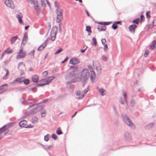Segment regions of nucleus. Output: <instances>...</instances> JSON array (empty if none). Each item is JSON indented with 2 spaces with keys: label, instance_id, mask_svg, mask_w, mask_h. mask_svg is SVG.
<instances>
[{
  "label": "nucleus",
  "instance_id": "obj_1",
  "mask_svg": "<svg viewBox=\"0 0 156 156\" xmlns=\"http://www.w3.org/2000/svg\"><path fill=\"white\" fill-rule=\"evenodd\" d=\"M57 29V27L56 26L52 28L50 33V37L48 38L44 41L43 44L39 47L37 49L38 51H41L44 48L49 40L52 41L55 40Z\"/></svg>",
  "mask_w": 156,
  "mask_h": 156
},
{
  "label": "nucleus",
  "instance_id": "obj_2",
  "mask_svg": "<svg viewBox=\"0 0 156 156\" xmlns=\"http://www.w3.org/2000/svg\"><path fill=\"white\" fill-rule=\"evenodd\" d=\"M90 76L89 71L87 69L82 70L80 75L78 76L77 78L79 81L80 80L85 81L87 80Z\"/></svg>",
  "mask_w": 156,
  "mask_h": 156
},
{
  "label": "nucleus",
  "instance_id": "obj_3",
  "mask_svg": "<svg viewBox=\"0 0 156 156\" xmlns=\"http://www.w3.org/2000/svg\"><path fill=\"white\" fill-rule=\"evenodd\" d=\"M122 116L124 121L127 125L132 128L134 129L135 128V125L133 123L126 115L123 114Z\"/></svg>",
  "mask_w": 156,
  "mask_h": 156
},
{
  "label": "nucleus",
  "instance_id": "obj_4",
  "mask_svg": "<svg viewBox=\"0 0 156 156\" xmlns=\"http://www.w3.org/2000/svg\"><path fill=\"white\" fill-rule=\"evenodd\" d=\"M30 4L33 5L34 9L37 13H39L41 12V7L39 6L37 0H31Z\"/></svg>",
  "mask_w": 156,
  "mask_h": 156
},
{
  "label": "nucleus",
  "instance_id": "obj_5",
  "mask_svg": "<svg viewBox=\"0 0 156 156\" xmlns=\"http://www.w3.org/2000/svg\"><path fill=\"white\" fill-rule=\"evenodd\" d=\"M77 69H75L73 71H71L67 74L65 76L66 80H70L73 78L75 77L76 74L75 72L76 71ZM75 79L76 78H75Z\"/></svg>",
  "mask_w": 156,
  "mask_h": 156
},
{
  "label": "nucleus",
  "instance_id": "obj_6",
  "mask_svg": "<svg viewBox=\"0 0 156 156\" xmlns=\"http://www.w3.org/2000/svg\"><path fill=\"white\" fill-rule=\"evenodd\" d=\"M56 12L57 15L56 22L57 23L59 22L62 19V13L61 10L57 9Z\"/></svg>",
  "mask_w": 156,
  "mask_h": 156
},
{
  "label": "nucleus",
  "instance_id": "obj_7",
  "mask_svg": "<svg viewBox=\"0 0 156 156\" xmlns=\"http://www.w3.org/2000/svg\"><path fill=\"white\" fill-rule=\"evenodd\" d=\"M88 68L90 72V79L92 82H94L96 80V75L94 72L93 71V69L92 67L89 66Z\"/></svg>",
  "mask_w": 156,
  "mask_h": 156
},
{
  "label": "nucleus",
  "instance_id": "obj_8",
  "mask_svg": "<svg viewBox=\"0 0 156 156\" xmlns=\"http://www.w3.org/2000/svg\"><path fill=\"white\" fill-rule=\"evenodd\" d=\"M25 52L23 51L22 49H21L16 56V59L18 60L24 58L25 57Z\"/></svg>",
  "mask_w": 156,
  "mask_h": 156
},
{
  "label": "nucleus",
  "instance_id": "obj_9",
  "mask_svg": "<svg viewBox=\"0 0 156 156\" xmlns=\"http://www.w3.org/2000/svg\"><path fill=\"white\" fill-rule=\"evenodd\" d=\"M5 4L8 7L14 9V5L11 0H4Z\"/></svg>",
  "mask_w": 156,
  "mask_h": 156
},
{
  "label": "nucleus",
  "instance_id": "obj_10",
  "mask_svg": "<svg viewBox=\"0 0 156 156\" xmlns=\"http://www.w3.org/2000/svg\"><path fill=\"white\" fill-rule=\"evenodd\" d=\"M55 78V77L54 76H52L46 77L45 79H42L41 80V81L43 82H45V84L47 85L49 84L50 83L51 81Z\"/></svg>",
  "mask_w": 156,
  "mask_h": 156
},
{
  "label": "nucleus",
  "instance_id": "obj_11",
  "mask_svg": "<svg viewBox=\"0 0 156 156\" xmlns=\"http://www.w3.org/2000/svg\"><path fill=\"white\" fill-rule=\"evenodd\" d=\"M96 89L101 96H104L106 94V91L102 88L97 87Z\"/></svg>",
  "mask_w": 156,
  "mask_h": 156
},
{
  "label": "nucleus",
  "instance_id": "obj_12",
  "mask_svg": "<svg viewBox=\"0 0 156 156\" xmlns=\"http://www.w3.org/2000/svg\"><path fill=\"white\" fill-rule=\"evenodd\" d=\"M8 84H5L0 86V94L5 92L7 90Z\"/></svg>",
  "mask_w": 156,
  "mask_h": 156
},
{
  "label": "nucleus",
  "instance_id": "obj_13",
  "mask_svg": "<svg viewBox=\"0 0 156 156\" xmlns=\"http://www.w3.org/2000/svg\"><path fill=\"white\" fill-rule=\"evenodd\" d=\"M13 124L14 123L13 122H10L3 126L5 130L6 131V132L5 133V134H7L8 133L9 131L8 130L9 128L12 127Z\"/></svg>",
  "mask_w": 156,
  "mask_h": 156
},
{
  "label": "nucleus",
  "instance_id": "obj_14",
  "mask_svg": "<svg viewBox=\"0 0 156 156\" xmlns=\"http://www.w3.org/2000/svg\"><path fill=\"white\" fill-rule=\"evenodd\" d=\"M80 62L78 59L76 58H71L69 61V64H70L75 65Z\"/></svg>",
  "mask_w": 156,
  "mask_h": 156
},
{
  "label": "nucleus",
  "instance_id": "obj_15",
  "mask_svg": "<svg viewBox=\"0 0 156 156\" xmlns=\"http://www.w3.org/2000/svg\"><path fill=\"white\" fill-rule=\"evenodd\" d=\"M18 69L22 71L25 69V66L23 62H20L19 63L18 65Z\"/></svg>",
  "mask_w": 156,
  "mask_h": 156
},
{
  "label": "nucleus",
  "instance_id": "obj_16",
  "mask_svg": "<svg viewBox=\"0 0 156 156\" xmlns=\"http://www.w3.org/2000/svg\"><path fill=\"white\" fill-rule=\"evenodd\" d=\"M88 88H86L83 91V92L82 93V94L80 95V96L77 98H76L77 99L79 100L81 99H83L85 95L88 92Z\"/></svg>",
  "mask_w": 156,
  "mask_h": 156
},
{
  "label": "nucleus",
  "instance_id": "obj_17",
  "mask_svg": "<svg viewBox=\"0 0 156 156\" xmlns=\"http://www.w3.org/2000/svg\"><path fill=\"white\" fill-rule=\"evenodd\" d=\"M16 17L18 19L19 22L20 23H23L22 21L21 20L23 17L22 14L20 12L18 13V14L16 15Z\"/></svg>",
  "mask_w": 156,
  "mask_h": 156
},
{
  "label": "nucleus",
  "instance_id": "obj_18",
  "mask_svg": "<svg viewBox=\"0 0 156 156\" xmlns=\"http://www.w3.org/2000/svg\"><path fill=\"white\" fill-rule=\"evenodd\" d=\"M38 112L36 108H35L33 109H32L30 111H29L28 112H27L26 114L27 115H31L34 114L35 113H36L37 112Z\"/></svg>",
  "mask_w": 156,
  "mask_h": 156
},
{
  "label": "nucleus",
  "instance_id": "obj_19",
  "mask_svg": "<svg viewBox=\"0 0 156 156\" xmlns=\"http://www.w3.org/2000/svg\"><path fill=\"white\" fill-rule=\"evenodd\" d=\"M137 26L136 25H131L129 27V30L131 32L134 33L135 29Z\"/></svg>",
  "mask_w": 156,
  "mask_h": 156
},
{
  "label": "nucleus",
  "instance_id": "obj_20",
  "mask_svg": "<svg viewBox=\"0 0 156 156\" xmlns=\"http://www.w3.org/2000/svg\"><path fill=\"white\" fill-rule=\"evenodd\" d=\"M156 44V40L153 41L151 43V44L150 45L149 48L151 50H154L155 48V45Z\"/></svg>",
  "mask_w": 156,
  "mask_h": 156
},
{
  "label": "nucleus",
  "instance_id": "obj_21",
  "mask_svg": "<svg viewBox=\"0 0 156 156\" xmlns=\"http://www.w3.org/2000/svg\"><path fill=\"white\" fill-rule=\"evenodd\" d=\"M124 137L127 140H129L131 139V136L130 134L128 132H126L124 134Z\"/></svg>",
  "mask_w": 156,
  "mask_h": 156
},
{
  "label": "nucleus",
  "instance_id": "obj_22",
  "mask_svg": "<svg viewBox=\"0 0 156 156\" xmlns=\"http://www.w3.org/2000/svg\"><path fill=\"white\" fill-rule=\"evenodd\" d=\"M45 1L47 2V3L48 5V6L50 7V4L49 3V2L47 1V0H41V2L42 6L44 7H45L46 6V4L45 3Z\"/></svg>",
  "mask_w": 156,
  "mask_h": 156
},
{
  "label": "nucleus",
  "instance_id": "obj_23",
  "mask_svg": "<svg viewBox=\"0 0 156 156\" xmlns=\"http://www.w3.org/2000/svg\"><path fill=\"white\" fill-rule=\"evenodd\" d=\"M27 122L25 120H23L20 122L19 123L20 126L21 127H24L27 124Z\"/></svg>",
  "mask_w": 156,
  "mask_h": 156
},
{
  "label": "nucleus",
  "instance_id": "obj_24",
  "mask_svg": "<svg viewBox=\"0 0 156 156\" xmlns=\"http://www.w3.org/2000/svg\"><path fill=\"white\" fill-rule=\"evenodd\" d=\"M39 79L38 76L37 75H35L32 77V80L34 83H37Z\"/></svg>",
  "mask_w": 156,
  "mask_h": 156
},
{
  "label": "nucleus",
  "instance_id": "obj_25",
  "mask_svg": "<svg viewBox=\"0 0 156 156\" xmlns=\"http://www.w3.org/2000/svg\"><path fill=\"white\" fill-rule=\"evenodd\" d=\"M77 81H78L77 78L76 79H75V78H73V79H72L70 81L67 82H66V83L67 85H69L71 83H75Z\"/></svg>",
  "mask_w": 156,
  "mask_h": 156
},
{
  "label": "nucleus",
  "instance_id": "obj_26",
  "mask_svg": "<svg viewBox=\"0 0 156 156\" xmlns=\"http://www.w3.org/2000/svg\"><path fill=\"white\" fill-rule=\"evenodd\" d=\"M123 95L124 98V100L125 101V102L126 104H127V93L124 90L122 91Z\"/></svg>",
  "mask_w": 156,
  "mask_h": 156
},
{
  "label": "nucleus",
  "instance_id": "obj_27",
  "mask_svg": "<svg viewBox=\"0 0 156 156\" xmlns=\"http://www.w3.org/2000/svg\"><path fill=\"white\" fill-rule=\"evenodd\" d=\"M27 34L26 33H25L24 34L23 37V39L22 42V44H24L27 42Z\"/></svg>",
  "mask_w": 156,
  "mask_h": 156
},
{
  "label": "nucleus",
  "instance_id": "obj_28",
  "mask_svg": "<svg viewBox=\"0 0 156 156\" xmlns=\"http://www.w3.org/2000/svg\"><path fill=\"white\" fill-rule=\"evenodd\" d=\"M106 27L105 26L102 27L101 26H99L98 27V30L99 31H105L106 29Z\"/></svg>",
  "mask_w": 156,
  "mask_h": 156
},
{
  "label": "nucleus",
  "instance_id": "obj_29",
  "mask_svg": "<svg viewBox=\"0 0 156 156\" xmlns=\"http://www.w3.org/2000/svg\"><path fill=\"white\" fill-rule=\"evenodd\" d=\"M18 37L16 36L13 37H11V42L12 44H13L18 38Z\"/></svg>",
  "mask_w": 156,
  "mask_h": 156
},
{
  "label": "nucleus",
  "instance_id": "obj_30",
  "mask_svg": "<svg viewBox=\"0 0 156 156\" xmlns=\"http://www.w3.org/2000/svg\"><path fill=\"white\" fill-rule=\"evenodd\" d=\"M34 102V101L31 99H28L25 101V104L30 105L32 104Z\"/></svg>",
  "mask_w": 156,
  "mask_h": 156
},
{
  "label": "nucleus",
  "instance_id": "obj_31",
  "mask_svg": "<svg viewBox=\"0 0 156 156\" xmlns=\"http://www.w3.org/2000/svg\"><path fill=\"white\" fill-rule=\"evenodd\" d=\"M23 77H20L16 78L15 79V81H16L17 82L21 83L23 82Z\"/></svg>",
  "mask_w": 156,
  "mask_h": 156
},
{
  "label": "nucleus",
  "instance_id": "obj_32",
  "mask_svg": "<svg viewBox=\"0 0 156 156\" xmlns=\"http://www.w3.org/2000/svg\"><path fill=\"white\" fill-rule=\"evenodd\" d=\"M44 105H38L37 106L36 108L37 111V112L39 111L40 110L43 109V108L44 107Z\"/></svg>",
  "mask_w": 156,
  "mask_h": 156
},
{
  "label": "nucleus",
  "instance_id": "obj_33",
  "mask_svg": "<svg viewBox=\"0 0 156 156\" xmlns=\"http://www.w3.org/2000/svg\"><path fill=\"white\" fill-rule=\"evenodd\" d=\"M46 115V111L45 109H43L41 112V116L42 117H44Z\"/></svg>",
  "mask_w": 156,
  "mask_h": 156
},
{
  "label": "nucleus",
  "instance_id": "obj_34",
  "mask_svg": "<svg viewBox=\"0 0 156 156\" xmlns=\"http://www.w3.org/2000/svg\"><path fill=\"white\" fill-rule=\"evenodd\" d=\"M38 120V119L37 117L36 116L34 117H33L32 119V122L33 123H36L37 122Z\"/></svg>",
  "mask_w": 156,
  "mask_h": 156
},
{
  "label": "nucleus",
  "instance_id": "obj_35",
  "mask_svg": "<svg viewBox=\"0 0 156 156\" xmlns=\"http://www.w3.org/2000/svg\"><path fill=\"white\" fill-rule=\"evenodd\" d=\"M96 69L97 72H98V73L99 74H100L101 72V67L100 66H99V64L98 66L96 67Z\"/></svg>",
  "mask_w": 156,
  "mask_h": 156
},
{
  "label": "nucleus",
  "instance_id": "obj_36",
  "mask_svg": "<svg viewBox=\"0 0 156 156\" xmlns=\"http://www.w3.org/2000/svg\"><path fill=\"white\" fill-rule=\"evenodd\" d=\"M10 48H8L4 52V53L9 54L13 52V51L12 50H9Z\"/></svg>",
  "mask_w": 156,
  "mask_h": 156
},
{
  "label": "nucleus",
  "instance_id": "obj_37",
  "mask_svg": "<svg viewBox=\"0 0 156 156\" xmlns=\"http://www.w3.org/2000/svg\"><path fill=\"white\" fill-rule=\"evenodd\" d=\"M50 137V135L49 134H47L45 135L44 137V140L46 141L48 140L49 139Z\"/></svg>",
  "mask_w": 156,
  "mask_h": 156
},
{
  "label": "nucleus",
  "instance_id": "obj_38",
  "mask_svg": "<svg viewBox=\"0 0 156 156\" xmlns=\"http://www.w3.org/2000/svg\"><path fill=\"white\" fill-rule=\"evenodd\" d=\"M46 101V100H43L42 101H41V102L38 103L37 104H33V105L30 106L29 107V108H31V107H32L33 106H35L36 105H40V104H41L42 103H44Z\"/></svg>",
  "mask_w": 156,
  "mask_h": 156
},
{
  "label": "nucleus",
  "instance_id": "obj_39",
  "mask_svg": "<svg viewBox=\"0 0 156 156\" xmlns=\"http://www.w3.org/2000/svg\"><path fill=\"white\" fill-rule=\"evenodd\" d=\"M56 133L58 135H60L62 134V133L61 130L60 128V127H58V129L56 131Z\"/></svg>",
  "mask_w": 156,
  "mask_h": 156
},
{
  "label": "nucleus",
  "instance_id": "obj_40",
  "mask_svg": "<svg viewBox=\"0 0 156 156\" xmlns=\"http://www.w3.org/2000/svg\"><path fill=\"white\" fill-rule=\"evenodd\" d=\"M23 83L25 85H27L29 83V80L28 79H25L23 78Z\"/></svg>",
  "mask_w": 156,
  "mask_h": 156
},
{
  "label": "nucleus",
  "instance_id": "obj_41",
  "mask_svg": "<svg viewBox=\"0 0 156 156\" xmlns=\"http://www.w3.org/2000/svg\"><path fill=\"white\" fill-rule=\"evenodd\" d=\"M140 20L139 18H137L133 21V23L138 24L139 23V22Z\"/></svg>",
  "mask_w": 156,
  "mask_h": 156
},
{
  "label": "nucleus",
  "instance_id": "obj_42",
  "mask_svg": "<svg viewBox=\"0 0 156 156\" xmlns=\"http://www.w3.org/2000/svg\"><path fill=\"white\" fill-rule=\"evenodd\" d=\"M86 30L88 32L91 33V28L90 26H87L86 27Z\"/></svg>",
  "mask_w": 156,
  "mask_h": 156
},
{
  "label": "nucleus",
  "instance_id": "obj_43",
  "mask_svg": "<svg viewBox=\"0 0 156 156\" xmlns=\"http://www.w3.org/2000/svg\"><path fill=\"white\" fill-rule=\"evenodd\" d=\"M34 50H32L29 54V55L31 56L32 58H34Z\"/></svg>",
  "mask_w": 156,
  "mask_h": 156
},
{
  "label": "nucleus",
  "instance_id": "obj_44",
  "mask_svg": "<svg viewBox=\"0 0 156 156\" xmlns=\"http://www.w3.org/2000/svg\"><path fill=\"white\" fill-rule=\"evenodd\" d=\"M3 132H4V133H5V134H6L5 133L6 132V131L5 130V129L4 128L3 126L0 128V133H2Z\"/></svg>",
  "mask_w": 156,
  "mask_h": 156
},
{
  "label": "nucleus",
  "instance_id": "obj_45",
  "mask_svg": "<svg viewBox=\"0 0 156 156\" xmlns=\"http://www.w3.org/2000/svg\"><path fill=\"white\" fill-rule=\"evenodd\" d=\"M104 48H103L104 50L105 51H106L108 50V46L107 44H105L103 45Z\"/></svg>",
  "mask_w": 156,
  "mask_h": 156
},
{
  "label": "nucleus",
  "instance_id": "obj_46",
  "mask_svg": "<svg viewBox=\"0 0 156 156\" xmlns=\"http://www.w3.org/2000/svg\"><path fill=\"white\" fill-rule=\"evenodd\" d=\"M107 57L106 56L104 55H103L102 56H101V59L105 61H107Z\"/></svg>",
  "mask_w": 156,
  "mask_h": 156
},
{
  "label": "nucleus",
  "instance_id": "obj_47",
  "mask_svg": "<svg viewBox=\"0 0 156 156\" xmlns=\"http://www.w3.org/2000/svg\"><path fill=\"white\" fill-rule=\"evenodd\" d=\"M119 101L122 105H123L124 104V100L122 97L120 98Z\"/></svg>",
  "mask_w": 156,
  "mask_h": 156
},
{
  "label": "nucleus",
  "instance_id": "obj_48",
  "mask_svg": "<svg viewBox=\"0 0 156 156\" xmlns=\"http://www.w3.org/2000/svg\"><path fill=\"white\" fill-rule=\"evenodd\" d=\"M92 41L94 43V44L96 46L97 44V42L95 37H93L92 38Z\"/></svg>",
  "mask_w": 156,
  "mask_h": 156
},
{
  "label": "nucleus",
  "instance_id": "obj_49",
  "mask_svg": "<svg viewBox=\"0 0 156 156\" xmlns=\"http://www.w3.org/2000/svg\"><path fill=\"white\" fill-rule=\"evenodd\" d=\"M51 137L55 140H56L57 139V136L55 134H53L52 135Z\"/></svg>",
  "mask_w": 156,
  "mask_h": 156
},
{
  "label": "nucleus",
  "instance_id": "obj_50",
  "mask_svg": "<svg viewBox=\"0 0 156 156\" xmlns=\"http://www.w3.org/2000/svg\"><path fill=\"white\" fill-rule=\"evenodd\" d=\"M149 51L148 50H146L145 51V52L144 54V57H146L147 56V55H148L149 54Z\"/></svg>",
  "mask_w": 156,
  "mask_h": 156
},
{
  "label": "nucleus",
  "instance_id": "obj_51",
  "mask_svg": "<svg viewBox=\"0 0 156 156\" xmlns=\"http://www.w3.org/2000/svg\"><path fill=\"white\" fill-rule=\"evenodd\" d=\"M62 51V49L60 48V49L58 50L57 51H56L55 53V55H56L59 53L61 52Z\"/></svg>",
  "mask_w": 156,
  "mask_h": 156
},
{
  "label": "nucleus",
  "instance_id": "obj_52",
  "mask_svg": "<svg viewBox=\"0 0 156 156\" xmlns=\"http://www.w3.org/2000/svg\"><path fill=\"white\" fill-rule=\"evenodd\" d=\"M154 126V123H150L147 125L148 127L149 128H152Z\"/></svg>",
  "mask_w": 156,
  "mask_h": 156
},
{
  "label": "nucleus",
  "instance_id": "obj_53",
  "mask_svg": "<svg viewBox=\"0 0 156 156\" xmlns=\"http://www.w3.org/2000/svg\"><path fill=\"white\" fill-rule=\"evenodd\" d=\"M5 70L6 71V74L3 77V79H6V78H5V77L8 74H9V71L8 70L6 69H5Z\"/></svg>",
  "mask_w": 156,
  "mask_h": 156
},
{
  "label": "nucleus",
  "instance_id": "obj_54",
  "mask_svg": "<svg viewBox=\"0 0 156 156\" xmlns=\"http://www.w3.org/2000/svg\"><path fill=\"white\" fill-rule=\"evenodd\" d=\"M150 12L149 11H147L146 12V16L147 19H149L150 17V16L149 15L148 13H150Z\"/></svg>",
  "mask_w": 156,
  "mask_h": 156
},
{
  "label": "nucleus",
  "instance_id": "obj_55",
  "mask_svg": "<svg viewBox=\"0 0 156 156\" xmlns=\"http://www.w3.org/2000/svg\"><path fill=\"white\" fill-rule=\"evenodd\" d=\"M82 94V93H81V92L80 90L77 91L76 92V94L77 95L80 97Z\"/></svg>",
  "mask_w": 156,
  "mask_h": 156
},
{
  "label": "nucleus",
  "instance_id": "obj_56",
  "mask_svg": "<svg viewBox=\"0 0 156 156\" xmlns=\"http://www.w3.org/2000/svg\"><path fill=\"white\" fill-rule=\"evenodd\" d=\"M48 73L47 71H44L43 73L44 76L46 77L48 75Z\"/></svg>",
  "mask_w": 156,
  "mask_h": 156
},
{
  "label": "nucleus",
  "instance_id": "obj_57",
  "mask_svg": "<svg viewBox=\"0 0 156 156\" xmlns=\"http://www.w3.org/2000/svg\"><path fill=\"white\" fill-rule=\"evenodd\" d=\"M51 147V146H43V148H44V149L45 150H47L48 149H49Z\"/></svg>",
  "mask_w": 156,
  "mask_h": 156
},
{
  "label": "nucleus",
  "instance_id": "obj_58",
  "mask_svg": "<svg viewBox=\"0 0 156 156\" xmlns=\"http://www.w3.org/2000/svg\"><path fill=\"white\" fill-rule=\"evenodd\" d=\"M117 27V26L116 25H115V24H113L112 26V28L114 29V30H115Z\"/></svg>",
  "mask_w": 156,
  "mask_h": 156
},
{
  "label": "nucleus",
  "instance_id": "obj_59",
  "mask_svg": "<svg viewBox=\"0 0 156 156\" xmlns=\"http://www.w3.org/2000/svg\"><path fill=\"white\" fill-rule=\"evenodd\" d=\"M131 105L132 106H133L135 104V102L134 100L133 99L131 101Z\"/></svg>",
  "mask_w": 156,
  "mask_h": 156
},
{
  "label": "nucleus",
  "instance_id": "obj_60",
  "mask_svg": "<svg viewBox=\"0 0 156 156\" xmlns=\"http://www.w3.org/2000/svg\"><path fill=\"white\" fill-rule=\"evenodd\" d=\"M106 40L105 38L102 39L101 40V43L103 45L105 44V43L106 42Z\"/></svg>",
  "mask_w": 156,
  "mask_h": 156
},
{
  "label": "nucleus",
  "instance_id": "obj_61",
  "mask_svg": "<svg viewBox=\"0 0 156 156\" xmlns=\"http://www.w3.org/2000/svg\"><path fill=\"white\" fill-rule=\"evenodd\" d=\"M45 85H46V84H45V83H44L41 84H37V87H42V86H44Z\"/></svg>",
  "mask_w": 156,
  "mask_h": 156
},
{
  "label": "nucleus",
  "instance_id": "obj_62",
  "mask_svg": "<svg viewBox=\"0 0 156 156\" xmlns=\"http://www.w3.org/2000/svg\"><path fill=\"white\" fill-rule=\"evenodd\" d=\"M111 22H104V25H108L110 24Z\"/></svg>",
  "mask_w": 156,
  "mask_h": 156
},
{
  "label": "nucleus",
  "instance_id": "obj_63",
  "mask_svg": "<svg viewBox=\"0 0 156 156\" xmlns=\"http://www.w3.org/2000/svg\"><path fill=\"white\" fill-rule=\"evenodd\" d=\"M113 110L116 113H117V111H116V108L115 107V106H114V105H113Z\"/></svg>",
  "mask_w": 156,
  "mask_h": 156
},
{
  "label": "nucleus",
  "instance_id": "obj_64",
  "mask_svg": "<svg viewBox=\"0 0 156 156\" xmlns=\"http://www.w3.org/2000/svg\"><path fill=\"white\" fill-rule=\"evenodd\" d=\"M144 90V89L143 87H140L138 90V91L139 92L143 91Z\"/></svg>",
  "mask_w": 156,
  "mask_h": 156
}]
</instances>
